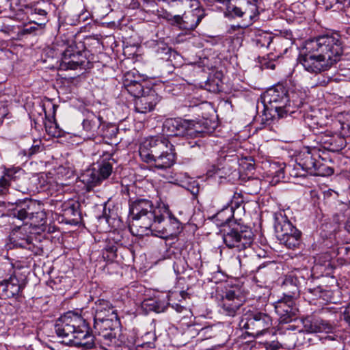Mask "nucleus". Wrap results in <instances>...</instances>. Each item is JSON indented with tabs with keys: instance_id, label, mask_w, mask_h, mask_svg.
<instances>
[{
	"instance_id": "1",
	"label": "nucleus",
	"mask_w": 350,
	"mask_h": 350,
	"mask_svg": "<svg viewBox=\"0 0 350 350\" xmlns=\"http://www.w3.org/2000/svg\"><path fill=\"white\" fill-rule=\"evenodd\" d=\"M306 53L299 57L304 69L311 73L329 70L338 62L343 53L338 34L324 35L306 42Z\"/></svg>"
},
{
	"instance_id": "15",
	"label": "nucleus",
	"mask_w": 350,
	"mask_h": 350,
	"mask_svg": "<svg viewBox=\"0 0 350 350\" xmlns=\"http://www.w3.org/2000/svg\"><path fill=\"white\" fill-rule=\"evenodd\" d=\"M275 312L280 317L282 321H288L291 317L296 314L297 309L293 297L285 295L275 304Z\"/></svg>"
},
{
	"instance_id": "31",
	"label": "nucleus",
	"mask_w": 350,
	"mask_h": 350,
	"mask_svg": "<svg viewBox=\"0 0 350 350\" xmlns=\"http://www.w3.org/2000/svg\"><path fill=\"white\" fill-rule=\"evenodd\" d=\"M142 307L147 310L154 311L157 313L163 311V307H161L157 301L154 299L145 300L142 303Z\"/></svg>"
},
{
	"instance_id": "5",
	"label": "nucleus",
	"mask_w": 350,
	"mask_h": 350,
	"mask_svg": "<svg viewBox=\"0 0 350 350\" xmlns=\"http://www.w3.org/2000/svg\"><path fill=\"white\" fill-rule=\"evenodd\" d=\"M288 91L282 84L268 90L263 96L265 107L273 118L277 116L278 118H281L288 113H295V110H291V104L288 103Z\"/></svg>"
},
{
	"instance_id": "17",
	"label": "nucleus",
	"mask_w": 350,
	"mask_h": 350,
	"mask_svg": "<svg viewBox=\"0 0 350 350\" xmlns=\"http://www.w3.org/2000/svg\"><path fill=\"white\" fill-rule=\"evenodd\" d=\"M12 240L14 246L33 251L35 245L32 242V237L27 234V227H19L12 232Z\"/></svg>"
},
{
	"instance_id": "3",
	"label": "nucleus",
	"mask_w": 350,
	"mask_h": 350,
	"mask_svg": "<svg viewBox=\"0 0 350 350\" xmlns=\"http://www.w3.org/2000/svg\"><path fill=\"white\" fill-rule=\"evenodd\" d=\"M173 146L163 136L150 137L140 145L139 154L141 159L150 163L157 170L170 168L175 162Z\"/></svg>"
},
{
	"instance_id": "21",
	"label": "nucleus",
	"mask_w": 350,
	"mask_h": 350,
	"mask_svg": "<svg viewBox=\"0 0 350 350\" xmlns=\"http://www.w3.org/2000/svg\"><path fill=\"white\" fill-rule=\"evenodd\" d=\"M113 154L104 152L98 162V170H96L101 181L107 179L111 174L113 165L112 162L114 159L112 158Z\"/></svg>"
},
{
	"instance_id": "52",
	"label": "nucleus",
	"mask_w": 350,
	"mask_h": 350,
	"mask_svg": "<svg viewBox=\"0 0 350 350\" xmlns=\"http://www.w3.org/2000/svg\"><path fill=\"white\" fill-rule=\"evenodd\" d=\"M348 226L350 228V219L348 221Z\"/></svg>"
},
{
	"instance_id": "39",
	"label": "nucleus",
	"mask_w": 350,
	"mask_h": 350,
	"mask_svg": "<svg viewBox=\"0 0 350 350\" xmlns=\"http://www.w3.org/2000/svg\"><path fill=\"white\" fill-rule=\"evenodd\" d=\"M34 143L36 144L33 145L31 146V148H30V152H29V154H36V152H39L40 151V142L38 141H35Z\"/></svg>"
},
{
	"instance_id": "25",
	"label": "nucleus",
	"mask_w": 350,
	"mask_h": 350,
	"mask_svg": "<svg viewBox=\"0 0 350 350\" xmlns=\"http://www.w3.org/2000/svg\"><path fill=\"white\" fill-rule=\"evenodd\" d=\"M301 167L310 174H321V165L317 161L310 153H307L302 159V162L299 163Z\"/></svg>"
},
{
	"instance_id": "28",
	"label": "nucleus",
	"mask_w": 350,
	"mask_h": 350,
	"mask_svg": "<svg viewBox=\"0 0 350 350\" xmlns=\"http://www.w3.org/2000/svg\"><path fill=\"white\" fill-rule=\"evenodd\" d=\"M301 232L296 228L294 234L290 237L284 236L279 239L281 244L284 245L287 248L295 249L300 243Z\"/></svg>"
},
{
	"instance_id": "37",
	"label": "nucleus",
	"mask_w": 350,
	"mask_h": 350,
	"mask_svg": "<svg viewBox=\"0 0 350 350\" xmlns=\"http://www.w3.org/2000/svg\"><path fill=\"white\" fill-rule=\"evenodd\" d=\"M36 28L35 27H24L21 29H19V31L17 33V35L18 36H22L26 34L31 33L33 31H35Z\"/></svg>"
},
{
	"instance_id": "11",
	"label": "nucleus",
	"mask_w": 350,
	"mask_h": 350,
	"mask_svg": "<svg viewBox=\"0 0 350 350\" xmlns=\"http://www.w3.org/2000/svg\"><path fill=\"white\" fill-rule=\"evenodd\" d=\"M227 5L228 12L233 17H248L252 20L258 13L256 0H236L235 4L230 3L232 0H217Z\"/></svg>"
},
{
	"instance_id": "10",
	"label": "nucleus",
	"mask_w": 350,
	"mask_h": 350,
	"mask_svg": "<svg viewBox=\"0 0 350 350\" xmlns=\"http://www.w3.org/2000/svg\"><path fill=\"white\" fill-rule=\"evenodd\" d=\"M241 323L245 329L258 335L270 327L271 319L266 313L255 311L246 314L242 319Z\"/></svg>"
},
{
	"instance_id": "14",
	"label": "nucleus",
	"mask_w": 350,
	"mask_h": 350,
	"mask_svg": "<svg viewBox=\"0 0 350 350\" xmlns=\"http://www.w3.org/2000/svg\"><path fill=\"white\" fill-rule=\"evenodd\" d=\"M204 16V10L200 8L186 11L183 16H180L178 26L180 29L193 30L199 25Z\"/></svg>"
},
{
	"instance_id": "19",
	"label": "nucleus",
	"mask_w": 350,
	"mask_h": 350,
	"mask_svg": "<svg viewBox=\"0 0 350 350\" xmlns=\"http://www.w3.org/2000/svg\"><path fill=\"white\" fill-rule=\"evenodd\" d=\"M94 328L98 332V334L107 338L113 336L111 331L118 323V317L116 319L108 317L102 320L94 319Z\"/></svg>"
},
{
	"instance_id": "44",
	"label": "nucleus",
	"mask_w": 350,
	"mask_h": 350,
	"mask_svg": "<svg viewBox=\"0 0 350 350\" xmlns=\"http://www.w3.org/2000/svg\"><path fill=\"white\" fill-rule=\"evenodd\" d=\"M6 115V109L5 107H0V120L3 119Z\"/></svg>"
},
{
	"instance_id": "29",
	"label": "nucleus",
	"mask_w": 350,
	"mask_h": 350,
	"mask_svg": "<svg viewBox=\"0 0 350 350\" xmlns=\"http://www.w3.org/2000/svg\"><path fill=\"white\" fill-rule=\"evenodd\" d=\"M333 329L332 325L327 321L322 319H316L313 321L310 325L311 332H332Z\"/></svg>"
},
{
	"instance_id": "40",
	"label": "nucleus",
	"mask_w": 350,
	"mask_h": 350,
	"mask_svg": "<svg viewBox=\"0 0 350 350\" xmlns=\"http://www.w3.org/2000/svg\"><path fill=\"white\" fill-rule=\"evenodd\" d=\"M308 292L315 296V297H320L321 296V293H322V290L320 287H317V288H308Z\"/></svg>"
},
{
	"instance_id": "35",
	"label": "nucleus",
	"mask_w": 350,
	"mask_h": 350,
	"mask_svg": "<svg viewBox=\"0 0 350 350\" xmlns=\"http://www.w3.org/2000/svg\"><path fill=\"white\" fill-rule=\"evenodd\" d=\"M161 16L167 21L171 25H178L180 15H172L171 13L165 11L161 14Z\"/></svg>"
},
{
	"instance_id": "33",
	"label": "nucleus",
	"mask_w": 350,
	"mask_h": 350,
	"mask_svg": "<svg viewBox=\"0 0 350 350\" xmlns=\"http://www.w3.org/2000/svg\"><path fill=\"white\" fill-rule=\"evenodd\" d=\"M243 202V198L241 193H234L230 204L228 206L229 208H232V212L235 214L237 210L239 209L241 205Z\"/></svg>"
},
{
	"instance_id": "9",
	"label": "nucleus",
	"mask_w": 350,
	"mask_h": 350,
	"mask_svg": "<svg viewBox=\"0 0 350 350\" xmlns=\"http://www.w3.org/2000/svg\"><path fill=\"white\" fill-rule=\"evenodd\" d=\"M223 239L228 247L240 252L251 245L253 234L250 229L239 230L238 228H232L224 233Z\"/></svg>"
},
{
	"instance_id": "27",
	"label": "nucleus",
	"mask_w": 350,
	"mask_h": 350,
	"mask_svg": "<svg viewBox=\"0 0 350 350\" xmlns=\"http://www.w3.org/2000/svg\"><path fill=\"white\" fill-rule=\"evenodd\" d=\"M143 82H145L143 77L135 70L128 71L124 75L123 84L126 90L129 89V86Z\"/></svg>"
},
{
	"instance_id": "32",
	"label": "nucleus",
	"mask_w": 350,
	"mask_h": 350,
	"mask_svg": "<svg viewBox=\"0 0 350 350\" xmlns=\"http://www.w3.org/2000/svg\"><path fill=\"white\" fill-rule=\"evenodd\" d=\"M16 172V171L11 169L7 170L4 175L0 179V187L3 189H7L10 186V180L15 178L14 174Z\"/></svg>"
},
{
	"instance_id": "2",
	"label": "nucleus",
	"mask_w": 350,
	"mask_h": 350,
	"mask_svg": "<svg viewBox=\"0 0 350 350\" xmlns=\"http://www.w3.org/2000/svg\"><path fill=\"white\" fill-rule=\"evenodd\" d=\"M55 331L58 337L62 338V342L66 345L86 349L94 345V337L90 334L85 321L72 312H68L57 320Z\"/></svg>"
},
{
	"instance_id": "34",
	"label": "nucleus",
	"mask_w": 350,
	"mask_h": 350,
	"mask_svg": "<svg viewBox=\"0 0 350 350\" xmlns=\"http://www.w3.org/2000/svg\"><path fill=\"white\" fill-rule=\"evenodd\" d=\"M146 90V88H144L142 83L138 84H134L132 86H129V88L126 90V91L132 95L133 97L136 98H139L141 95H142Z\"/></svg>"
},
{
	"instance_id": "47",
	"label": "nucleus",
	"mask_w": 350,
	"mask_h": 350,
	"mask_svg": "<svg viewBox=\"0 0 350 350\" xmlns=\"http://www.w3.org/2000/svg\"><path fill=\"white\" fill-rule=\"evenodd\" d=\"M325 172L327 175H330V174H332L334 173V170L333 169L330 168V167H327L326 168V170H325Z\"/></svg>"
},
{
	"instance_id": "36",
	"label": "nucleus",
	"mask_w": 350,
	"mask_h": 350,
	"mask_svg": "<svg viewBox=\"0 0 350 350\" xmlns=\"http://www.w3.org/2000/svg\"><path fill=\"white\" fill-rule=\"evenodd\" d=\"M46 131L49 135L58 137L60 136V131L56 124H51L50 126H46Z\"/></svg>"
},
{
	"instance_id": "22",
	"label": "nucleus",
	"mask_w": 350,
	"mask_h": 350,
	"mask_svg": "<svg viewBox=\"0 0 350 350\" xmlns=\"http://www.w3.org/2000/svg\"><path fill=\"white\" fill-rule=\"evenodd\" d=\"M0 285L5 286L4 291L11 296L18 295L22 289L18 278L12 273L6 274L5 278L0 280Z\"/></svg>"
},
{
	"instance_id": "24",
	"label": "nucleus",
	"mask_w": 350,
	"mask_h": 350,
	"mask_svg": "<svg viewBox=\"0 0 350 350\" xmlns=\"http://www.w3.org/2000/svg\"><path fill=\"white\" fill-rule=\"evenodd\" d=\"M288 91V103L291 104V110H295L301 107L304 103V99L305 93L297 88H293L291 90H287Z\"/></svg>"
},
{
	"instance_id": "48",
	"label": "nucleus",
	"mask_w": 350,
	"mask_h": 350,
	"mask_svg": "<svg viewBox=\"0 0 350 350\" xmlns=\"http://www.w3.org/2000/svg\"><path fill=\"white\" fill-rule=\"evenodd\" d=\"M267 67L273 70L275 68V64L273 63H269Z\"/></svg>"
},
{
	"instance_id": "7",
	"label": "nucleus",
	"mask_w": 350,
	"mask_h": 350,
	"mask_svg": "<svg viewBox=\"0 0 350 350\" xmlns=\"http://www.w3.org/2000/svg\"><path fill=\"white\" fill-rule=\"evenodd\" d=\"M180 230L179 221L174 217L167 208L162 207V211L149 230L152 234L163 239L176 234Z\"/></svg>"
},
{
	"instance_id": "23",
	"label": "nucleus",
	"mask_w": 350,
	"mask_h": 350,
	"mask_svg": "<svg viewBox=\"0 0 350 350\" xmlns=\"http://www.w3.org/2000/svg\"><path fill=\"white\" fill-rule=\"evenodd\" d=\"M102 123V118L100 116H93L91 118H87L83 122V129L90 133L88 138H94L96 134Z\"/></svg>"
},
{
	"instance_id": "51",
	"label": "nucleus",
	"mask_w": 350,
	"mask_h": 350,
	"mask_svg": "<svg viewBox=\"0 0 350 350\" xmlns=\"http://www.w3.org/2000/svg\"><path fill=\"white\" fill-rule=\"evenodd\" d=\"M291 234H292V235H293V234H294V231H293V230H292V232H288V237L291 236Z\"/></svg>"
},
{
	"instance_id": "42",
	"label": "nucleus",
	"mask_w": 350,
	"mask_h": 350,
	"mask_svg": "<svg viewBox=\"0 0 350 350\" xmlns=\"http://www.w3.org/2000/svg\"><path fill=\"white\" fill-rule=\"evenodd\" d=\"M275 177H277L279 179L280 178H284V169L283 168H280L279 170H278L276 172H275Z\"/></svg>"
},
{
	"instance_id": "18",
	"label": "nucleus",
	"mask_w": 350,
	"mask_h": 350,
	"mask_svg": "<svg viewBox=\"0 0 350 350\" xmlns=\"http://www.w3.org/2000/svg\"><path fill=\"white\" fill-rule=\"evenodd\" d=\"M274 229L276 237L279 240L286 236L288 232L292 230L295 232L296 228L293 226L287 217L280 212L275 215Z\"/></svg>"
},
{
	"instance_id": "16",
	"label": "nucleus",
	"mask_w": 350,
	"mask_h": 350,
	"mask_svg": "<svg viewBox=\"0 0 350 350\" xmlns=\"http://www.w3.org/2000/svg\"><path fill=\"white\" fill-rule=\"evenodd\" d=\"M16 208L13 210V215L21 220L29 219L33 220L34 217H39L44 219V214L42 212H30L31 206L34 205L31 200H18L15 202Z\"/></svg>"
},
{
	"instance_id": "53",
	"label": "nucleus",
	"mask_w": 350,
	"mask_h": 350,
	"mask_svg": "<svg viewBox=\"0 0 350 350\" xmlns=\"http://www.w3.org/2000/svg\"><path fill=\"white\" fill-rule=\"evenodd\" d=\"M242 210H244V208H242V209H238L237 211H241Z\"/></svg>"
},
{
	"instance_id": "41",
	"label": "nucleus",
	"mask_w": 350,
	"mask_h": 350,
	"mask_svg": "<svg viewBox=\"0 0 350 350\" xmlns=\"http://www.w3.org/2000/svg\"><path fill=\"white\" fill-rule=\"evenodd\" d=\"M344 319L350 325V306L347 308L344 312Z\"/></svg>"
},
{
	"instance_id": "13",
	"label": "nucleus",
	"mask_w": 350,
	"mask_h": 350,
	"mask_svg": "<svg viewBox=\"0 0 350 350\" xmlns=\"http://www.w3.org/2000/svg\"><path fill=\"white\" fill-rule=\"evenodd\" d=\"M242 304V299L235 294V292L229 291L220 301V312L226 316L234 317Z\"/></svg>"
},
{
	"instance_id": "30",
	"label": "nucleus",
	"mask_w": 350,
	"mask_h": 350,
	"mask_svg": "<svg viewBox=\"0 0 350 350\" xmlns=\"http://www.w3.org/2000/svg\"><path fill=\"white\" fill-rule=\"evenodd\" d=\"M234 215V213L232 212V208L226 206L216 214L215 218L221 221L220 225H224L228 223Z\"/></svg>"
},
{
	"instance_id": "49",
	"label": "nucleus",
	"mask_w": 350,
	"mask_h": 350,
	"mask_svg": "<svg viewBox=\"0 0 350 350\" xmlns=\"http://www.w3.org/2000/svg\"><path fill=\"white\" fill-rule=\"evenodd\" d=\"M325 339H328L329 340H336V338L333 336H328L325 338Z\"/></svg>"
},
{
	"instance_id": "20",
	"label": "nucleus",
	"mask_w": 350,
	"mask_h": 350,
	"mask_svg": "<svg viewBox=\"0 0 350 350\" xmlns=\"http://www.w3.org/2000/svg\"><path fill=\"white\" fill-rule=\"evenodd\" d=\"M117 314L109 301L99 299L95 303V316L94 319L102 320L105 318H117Z\"/></svg>"
},
{
	"instance_id": "26",
	"label": "nucleus",
	"mask_w": 350,
	"mask_h": 350,
	"mask_svg": "<svg viewBox=\"0 0 350 350\" xmlns=\"http://www.w3.org/2000/svg\"><path fill=\"white\" fill-rule=\"evenodd\" d=\"M80 178L81 181L87 185L89 189L100 185L102 182L98 172L94 169L87 170L81 174Z\"/></svg>"
},
{
	"instance_id": "43",
	"label": "nucleus",
	"mask_w": 350,
	"mask_h": 350,
	"mask_svg": "<svg viewBox=\"0 0 350 350\" xmlns=\"http://www.w3.org/2000/svg\"><path fill=\"white\" fill-rule=\"evenodd\" d=\"M181 1L185 3H191V7L198 6V1L197 0H181Z\"/></svg>"
},
{
	"instance_id": "45",
	"label": "nucleus",
	"mask_w": 350,
	"mask_h": 350,
	"mask_svg": "<svg viewBox=\"0 0 350 350\" xmlns=\"http://www.w3.org/2000/svg\"><path fill=\"white\" fill-rule=\"evenodd\" d=\"M198 191H199V189L198 187L196 186V187H193L192 189L191 190V192L193 195H196L198 194Z\"/></svg>"
},
{
	"instance_id": "50",
	"label": "nucleus",
	"mask_w": 350,
	"mask_h": 350,
	"mask_svg": "<svg viewBox=\"0 0 350 350\" xmlns=\"http://www.w3.org/2000/svg\"><path fill=\"white\" fill-rule=\"evenodd\" d=\"M5 275L3 276V274H2V269H0V280H2L3 278H5Z\"/></svg>"
},
{
	"instance_id": "8",
	"label": "nucleus",
	"mask_w": 350,
	"mask_h": 350,
	"mask_svg": "<svg viewBox=\"0 0 350 350\" xmlns=\"http://www.w3.org/2000/svg\"><path fill=\"white\" fill-rule=\"evenodd\" d=\"M86 51L77 50L76 44L72 43L63 52L60 68L62 70H75L78 68L89 69L92 63L86 57Z\"/></svg>"
},
{
	"instance_id": "46",
	"label": "nucleus",
	"mask_w": 350,
	"mask_h": 350,
	"mask_svg": "<svg viewBox=\"0 0 350 350\" xmlns=\"http://www.w3.org/2000/svg\"><path fill=\"white\" fill-rule=\"evenodd\" d=\"M39 219H40V221H42V220H43V219H40V218H39V217H37V218H36V217H34L33 220H31V221H32V222H31V224H33V223L35 225H36L37 224H40Z\"/></svg>"
},
{
	"instance_id": "38",
	"label": "nucleus",
	"mask_w": 350,
	"mask_h": 350,
	"mask_svg": "<svg viewBox=\"0 0 350 350\" xmlns=\"http://www.w3.org/2000/svg\"><path fill=\"white\" fill-rule=\"evenodd\" d=\"M280 347V345L278 342H271L267 344L266 350H278Z\"/></svg>"
},
{
	"instance_id": "6",
	"label": "nucleus",
	"mask_w": 350,
	"mask_h": 350,
	"mask_svg": "<svg viewBox=\"0 0 350 350\" xmlns=\"http://www.w3.org/2000/svg\"><path fill=\"white\" fill-rule=\"evenodd\" d=\"M208 130L202 128L200 122L182 118H170L163 124V133L170 137H187L195 138L201 136Z\"/></svg>"
},
{
	"instance_id": "12",
	"label": "nucleus",
	"mask_w": 350,
	"mask_h": 350,
	"mask_svg": "<svg viewBox=\"0 0 350 350\" xmlns=\"http://www.w3.org/2000/svg\"><path fill=\"white\" fill-rule=\"evenodd\" d=\"M159 100L160 98L155 90L146 87L145 92L135 100V110L142 113L149 112L154 109Z\"/></svg>"
},
{
	"instance_id": "4",
	"label": "nucleus",
	"mask_w": 350,
	"mask_h": 350,
	"mask_svg": "<svg viewBox=\"0 0 350 350\" xmlns=\"http://www.w3.org/2000/svg\"><path fill=\"white\" fill-rule=\"evenodd\" d=\"M162 211V207L155 208L152 201L145 198H137L129 202V213L131 217V230L138 235L148 234L149 230Z\"/></svg>"
}]
</instances>
